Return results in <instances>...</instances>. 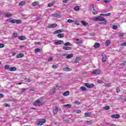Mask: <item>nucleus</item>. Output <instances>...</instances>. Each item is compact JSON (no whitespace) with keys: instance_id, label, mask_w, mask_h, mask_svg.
Here are the masks:
<instances>
[{"instance_id":"26","label":"nucleus","mask_w":126,"mask_h":126,"mask_svg":"<svg viewBox=\"0 0 126 126\" xmlns=\"http://www.w3.org/2000/svg\"><path fill=\"white\" fill-rule=\"evenodd\" d=\"M81 23L83 25V26H87L88 25V23L84 21H81Z\"/></svg>"},{"instance_id":"38","label":"nucleus","mask_w":126,"mask_h":126,"mask_svg":"<svg viewBox=\"0 0 126 126\" xmlns=\"http://www.w3.org/2000/svg\"><path fill=\"white\" fill-rule=\"evenodd\" d=\"M34 52L35 53H39L41 52V49H40L39 48H36L35 49Z\"/></svg>"},{"instance_id":"40","label":"nucleus","mask_w":126,"mask_h":126,"mask_svg":"<svg viewBox=\"0 0 126 126\" xmlns=\"http://www.w3.org/2000/svg\"><path fill=\"white\" fill-rule=\"evenodd\" d=\"M52 6H54V2H51L48 4L49 7H52Z\"/></svg>"},{"instance_id":"29","label":"nucleus","mask_w":126,"mask_h":126,"mask_svg":"<svg viewBox=\"0 0 126 126\" xmlns=\"http://www.w3.org/2000/svg\"><path fill=\"white\" fill-rule=\"evenodd\" d=\"M73 9L74 10H75V11H78L79 10H80V8H79V6H76L74 7Z\"/></svg>"},{"instance_id":"56","label":"nucleus","mask_w":126,"mask_h":126,"mask_svg":"<svg viewBox=\"0 0 126 126\" xmlns=\"http://www.w3.org/2000/svg\"><path fill=\"white\" fill-rule=\"evenodd\" d=\"M74 104H76L77 105H79V104H81V102H79V101H75V102H74Z\"/></svg>"},{"instance_id":"23","label":"nucleus","mask_w":126,"mask_h":126,"mask_svg":"<svg viewBox=\"0 0 126 126\" xmlns=\"http://www.w3.org/2000/svg\"><path fill=\"white\" fill-rule=\"evenodd\" d=\"M59 111V109L58 107H56L54 109H53V113L55 115H57L58 114V111Z\"/></svg>"},{"instance_id":"20","label":"nucleus","mask_w":126,"mask_h":126,"mask_svg":"<svg viewBox=\"0 0 126 126\" xmlns=\"http://www.w3.org/2000/svg\"><path fill=\"white\" fill-rule=\"evenodd\" d=\"M75 40L77 41L76 43L78 44H82V43H83V41L81 40L78 38H76Z\"/></svg>"},{"instance_id":"13","label":"nucleus","mask_w":126,"mask_h":126,"mask_svg":"<svg viewBox=\"0 0 126 126\" xmlns=\"http://www.w3.org/2000/svg\"><path fill=\"white\" fill-rule=\"evenodd\" d=\"M58 26V25L57 24H50L48 25V28H55Z\"/></svg>"},{"instance_id":"64","label":"nucleus","mask_w":126,"mask_h":126,"mask_svg":"<svg viewBox=\"0 0 126 126\" xmlns=\"http://www.w3.org/2000/svg\"><path fill=\"white\" fill-rule=\"evenodd\" d=\"M75 24H76V25H79V23H78V22L77 21H75Z\"/></svg>"},{"instance_id":"41","label":"nucleus","mask_w":126,"mask_h":126,"mask_svg":"<svg viewBox=\"0 0 126 126\" xmlns=\"http://www.w3.org/2000/svg\"><path fill=\"white\" fill-rule=\"evenodd\" d=\"M104 109H105L106 111H108V110H110V106H106L104 107Z\"/></svg>"},{"instance_id":"57","label":"nucleus","mask_w":126,"mask_h":126,"mask_svg":"<svg viewBox=\"0 0 126 126\" xmlns=\"http://www.w3.org/2000/svg\"><path fill=\"white\" fill-rule=\"evenodd\" d=\"M119 37H120V38H122V37H124V33L119 34Z\"/></svg>"},{"instance_id":"36","label":"nucleus","mask_w":126,"mask_h":126,"mask_svg":"<svg viewBox=\"0 0 126 126\" xmlns=\"http://www.w3.org/2000/svg\"><path fill=\"white\" fill-rule=\"evenodd\" d=\"M81 90L82 91H87V89H86L85 87H81Z\"/></svg>"},{"instance_id":"49","label":"nucleus","mask_w":126,"mask_h":126,"mask_svg":"<svg viewBox=\"0 0 126 126\" xmlns=\"http://www.w3.org/2000/svg\"><path fill=\"white\" fill-rule=\"evenodd\" d=\"M68 1H69V0H63V3H67V2H68Z\"/></svg>"},{"instance_id":"60","label":"nucleus","mask_w":126,"mask_h":126,"mask_svg":"<svg viewBox=\"0 0 126 126\" xmlns=\"http://www.w3.org/2000/svg\"><path fill=\"white\" fill-rule=\"evenodd\" d=\"M80 113H81V110H78L76 111V113H77V114H80Z\"/></svg>"},{"instance_id":"31","label":"nucleus","mask_w":126,"mask_h":126,"mask_svg":"<svg viewBox=\"0 0 126 126\" xmlns=\"http://www.w3.org/2000/svg\"><path fill=\"white\" fill-rule=\"evenodd\" d=\"M64 46H72V44L71 43H70V42H65L64 43H63Z\"/></svg>"},{"instance_id":"28","label":"nucleus","mask_w":126,"mask_h":126,"mask_svg":"<svg viewBox=\"0 0 126 126\" xmlns=\"http://www.w3.org/2000/svg\"><path fill=\"white\" fill-rule=\"evenodd\" d=\"M92 114L91 112H85V117H90L91 116Z\"/></svg>"},{"instance_id":"53","label":"nucleus","mask_w":126,"mask_h":126,"mask_svg":"<svg viewBox=\"0 0 126 126\" xmlns=\"http://www.w3.org/2000/svg\"><path fill=\"white\" fill-rule=\"evenodd\" d=\"M4 105L5 107H10V104H8V103H5V104H4Z\"/></svg>"},{"instance_id":"1","label":"nucleus","mask_w":126,"mask_h":126,"mask_svg":"<svg viewBox=\"0 0 126 126\" xmlns=\"http://www.w3.org/2000/svg\"><path fill=\"white\" fill-rule=\"evenodd\" d=\"M93 20H94V21H103L101 22L100 24H103L104 25H106V24H107V22H108V21L106 20L105 18L101 16L94 17L93 18Z\"/></svg>"},{"instance_id":"17","label":"nucleus","mask_w":126,"mask_h":126,"mask_svg":"<svg viewBox=\"0 0 126 126\" xmlns=\"http://www.w3.org/2000/svg\"><path fill=\"white\" fill-rule=\"evenodd\" d=\"M18 39L19 40H20L21 41H24V40H26V37L23 36V35H21L18 36Z\"/></svg>"},{"instance_id":"34","label":"nucleus","mask_w":126,"mask_h":126,"mask_svg":"<svg viewBox=\"0 0 126 126\" xmlns=\"http://www.w3.org/2000/svg\"><path fill=\"white\" fill-rule=\"evenodd\" d=\"M65 108H71V104H67L63 105Z\"/></svg>"},{"instance_id":"63","label":"nucleus","mask_w":126,"mask_h":126,"mask_svg":"<svg viewBox=\"0 0 126 126\" xmlns=\"http://www.w3.org/2000/svg\"><path fill=\"white\" fill-rule=\"evenodd\" d=\"M25 90H26V89L23 88V89H22L21 92H24V91H25Z\"/></svg>"},{"instance_id":"37","label":"nucleus","mask_w":126,"mask_h":126,"mask_svg":"<svg viewBox=\"0 0 126 126\" xmlns=\"http://www.w3.org/2000/svg\"><path fill=\"white\" fill-rule=\"evenodd\" d=\"M112 28L113 30H117V29H118V26L114 25L113 26Z\"/></svg>"},{"instance_id":"46","label":"nucleus","mask_w":126,"mask_h":126,"mask_svg":"<svg viewBox=\"0 0 126 126\" xmlns=\"http://www.w3.org/2000/svg\"><path fill=\"white\" fill-rule=\"evenodd\" d=\"M121 46L122 47H125L126 46V42L122 43L121 44Z\"/></svg>"},{"instance_id":"48","label":"nucleus","mask_w":126,"mask_h":126,"mask_svg":"<svg viewBox=\"0 0 126 126\" xmlns=\"http://www.w3.org/2000/svg\"><path fill=\"white\" fill-rule=\"evenodd\" d=\"M111 0H103L104 2H105V3H107L108 2H110Z\"/></svg>"},{"instance_id":"62","label":"nucleus","mask_w":126,"mask_h":126,"mask_svg":"<svg viewBox=\"0 0 126 126\" xmlns=\"http://www.w3.org/2000/svg\"><path fill=\"white\" fill-rule=\"evenodd\" d=\"M111 15V13H108L105 14V16H110Z\"/></svg>"},{"instance_id":"50","label":"nucleus","mask_w":126,"mask_h":126,"mask_svg":"<svg viewBox=\"0 0 126 126\" xmlns=\"http://www.w3.org/2000/svg\"><path fill=\"white\" fill-rule=\"evenodd\" d=\"M67 55V54H63L60 55V58H63V57H66Z\"/></svg>"},{"instance_id":"52","label":"nucleus","mask_w":126,"mask_h":126,"mask_svg":"<svg viewBox=\"0 0 126 126\" xmlns=\"http://www.w3.org/2000/svg\"><path fill=\"white\" fill-rule=\"evenodd\" d=\"M54 59V58L53 57H50L49 58H48V62H52V61H53V60Z\"/></svg>"},{"instance_id":"43","label":"nucleus","mask_w":126,"mask_h":126,"mask_svg":"<svg viewBox=\"0 0 126 126\" xmlns=\"http://www.w3.org/2000/svg\"><path fill=\"white\" fill-rule=\"evenodd\" d=\"M67 22L68 23H73V22H74V21L71 20V19H68L67 20Z\"/></svg>"},{"instance_id":"6","label":"nucleus","mask_w":126,"mask_h":126,"mask_svg":"<svg viewBox=\"0 0 126 126\" xmlns=\"http://www.w3.org/2000/svg\"><path fill=\"white\" fill-rule=\"evenodd\" d=\"M85 86H86V87L87 88H89V89H91V88H93V87H94V84H89V83H86L84 84Z\"/></svg>"},{"instance_id":"24","label":"nucleus","mask_w":126,"mask_h":126,"mask_svg":"<svg viewBox=\"0 0 126 126\" xmlns=\"http://www.w3.org/2000/svg\"><path fill=\"white\" fill-rule=\"evenodd\" d=\"M9 70L10 71H16V67H11L9 68Z\"/></svg>"},{"instance_id":"10","label":"nucleus","mask_w":126,"mask_h":126,"mask_svg":"<svg viewBox=\"0 0 126 126\" xmlns=\"http://www.w3.org/2000/svg\"><path fill=\"white\" fill-rule=\"evenodd\" d=\"M120 116L119 114H115L111 116V118L112 119H120Z\"/></svg>"},{"instance_id":"32","label":"nucleus","mask_w":126,"mask_h":126,"mask_svg":"<svg viewBox=\"0 0 126 126\" xmlns=\"http://www.w3.org/2000/svg\"><path fill=\"white\" fill-rule=\"evenodd\" d=\"M69 95V92L66 91L63 93V96H68Z\"/></svg>"},{"instance_id":"4","label":"nucleus","mask_w":126,"mask_h":126,"mask_svg":"<svg viewBox=\"0 0 126 126\" xmlns=\"http://www.w3.org/2000/svg\"><path fill=\"white\" fill-rule=\"evenodd\" d=\"M59 89H60V86H57L56 88L51 90L50 91V92H49V94H50V95H54V94H55V93H56V92L57 90H59Z\"/></svg>"},{"instance_id":"11","label":"nucleus","mask_w":126,"mask_h":126,"mask_svg":"<svg viewBox=\"0 0 126 126\" xmlns=\"http://www.w3.org/2000/svg\"><path fill=\"white\" fill-rule=\"evenodd\" d=\"M55 45H63V40H58L57 41L55 42Z\"/></svg>"},{"instance_id":"2","label":"nucleus","mask_w":126,"mask_h":126,"mask_svg":"<svg viewBox=\"0 0 126 126\" xmlns=\"http://www.w3.org/2000/svg\"><path fill=\"white\" fill-rule=\"evenodd\" d=\"M7 22H9L10 23H11L12 24H14V23H16V24H20L22 21L20 20H16V19H12V18L8 19L6 20Z\"/></svg>"},{"instance_id":"61","label":"nucleus","mask_w":126,"mask_h":126,"mask_svg":"<svg viewBox=\"0 0 126 126\" xmlns=\"http://www.w3.org/2000/svg\"><path fill=\"white\" fill-rule=\"evenodd\" d=\"M126 61H124L123 62L122 65H126Z\"/></svg>"},{"instance_id":"14","label":"nucleus","mask_w":126,"mask_h":126,"mask_svg":"<svg viewBox=\"0 0 126 126\" xmlns=\"http://www.w3.org/2000/svg\"><path fill=\"white\" fill-rule=\"evenodd\" d=\"M46 123V120L45 119H43L42 121H39V123H37V126H42L43 124Z\"/></svg>"},{"instance_id":"42","label":"nucleus","mask_w":126,"mask_h":126,"mask_svg":"<svg viewBox=\"0 0 126 126\" xmlns=\"http://www.w3.org/2000/svg\"><path fill=\"white\" fill-rule=\"evenodd\" d=\"M120 99L121 100H123V101H126V97H124V96H120Z\"/></svg>"},{"instance_id":"51","label":"nucleus","mask_w":126,"mask_h":126,"mask_svg":"<svg viewBox=\"0 0 126 126\" xmlns=\"http://www.w3.org/2000/svg\"><path fill=\"white\" fill-rule=\"evenodd\" d=\"M4 48V44L3 43H0V48Z\"/></svg>"},{"instance_id":"5","label":"nucleus","mask_w":126,"mask_h":126,"mask_svg":"<svg viewBox=\"0 0 126 126\" xmlns=\"http://www.w3.org/2000/svg\"><path fill=\"white\" fill-rule=\"evenodd\" d=\"M44 104V102H41L40 100L38 99L36 100L34 103L33 105L34 106H42Z\"/></svg>"},{"instance_id":"44","label":"nucleus","mask_w":126,"mask_h":126,"mask_svg":"<svg viewBox=\"0 0 126 126\" xmlns=\"http://www.w3.org/2000/svg\"><path fill=\"white\" fill-rule=\"evenodd\" d=\"M14 38H17V37H18V34H17V32H16V33H14L13 34Z\"/></svg>"},{"instance_id":"47","label":"nucleus","mask_w":126,"mask_h":126,"mask_svg":"<svg viewBox=\"0 0 126 126\" xmlns=\"http://www.w3.org/2000/svg\"><path fill=\"white\" fill-rule=\"evenodd\" d=\"M106 125H107V126H116V125L113 124L112 123H106Z\"/></svg>"},{"instance_id":"22","label":"nucleus","mask_w":126,"mask_h":126,"mask_svg":"<svg viewBox=\"0 0 126 126\" xmlns=\"http://www.w3.org/2000/svg\"><path fill=\"white\" fill-rule=\"evenodd\" d=\"M100 43H98V42H96L94 43V48H96V49L99 48V47H100Z\"/></svg>"},{"instance_id":"18","label":"nucleus","mask_w":126,"mask_h":126,"mask_svg":"<svg viewBox=\"0 0 126 126\" xmlns=\"http://www.w3.org/2000/svg\"><path fill=\"white\" fill-rule=\"evenodd\" d=\"M63 70L64 71H71V70H72V69L71 68H69V67H65L64 68H63Z\"/></svg>"},{"instance_id":"19","label":"nucleus","mask_w":126,"mask_h":126,"mask_svg":"<svg viewBox=\"0 0 126 126\" xmlns=\"http://www.w3.org/2000/svg\"><path fill=\"white\" fill-rule=\"evenodd\" d=\"M57 37L60 38H63V37H64V33H58Z\"/></svg>"},{"instance_id":"3","label":"nucleus","mask_w":126,"mask_h":126,"mask_svg":"<svg viewBox=\"0 0 126 126\" xmlns=\"http://www.w3.org/2000/svg\"><path fill=\"white\" fill-rule=\"evenodd\" d=\"M90 10L93 12V14L94 15H96L98 13V11L95 9V8L94 7V4H92L90 6Z\"/></svg>"},{"instance_id":"16","label":"nucleus","mask_w":126,"mask_h":126,"mask_svg":"<svg viewBox=\"0 0 126 126\" xmlns=\"http://www.w3.org/2000/svg\"><path fill=\"white\" fill-rule=\"evenodd\" d=\"M63 50H64L65 51H70V50H72L71 47L69 46H63Z\"/></svg>"},{"instance_id":"8","label":"nucleus","mask_w":126,"mask_h":126,"mask_svg":"<svg viewBox=\"0 0 126 126\" xmlns=\"http://www.w3.org/2000/svg\"><path fill=\"white\" fill-rule=\"evenodd\" d=\"M81 60H82V57H76L75 61L73 62V63H78V62H79V61H81Z\"/></svg>"},{"instance_id":"59","label":"nucleus","mask_w":126,"mask_h":126,"mask_svg":"<svg viewBox=\"0 0 126 126\" xmlns=\"http://www.w3.org/2000/svg\"><path fill=\"white\" fill-rule=\"evenodd\" d=\"M4 97V95L2 94H0V98H3Z\"/></svg>"},{"instance_id":"58","label":"nucleus","mask_w":126,"mask_h":126,"mask_svg":"<svg viewBox=\"0 0 126 126\" xmlns=\"http://www.w3.org/2000/svg\"><path fill=\"white\" fill-rule=\"evenodd\" d=\"M102 82H103V81L101 80H97V83L100 84V83H102Z\"/></svg>"},{"instance_id":"33","label":"nucleus","mask_w":126,"mask_h":126,"mask_svg":"<svg viewBox=\"0 0 126 126\" xmlns=\"http://www.w3.org/2000/svg\"><path fill=\"white\" fill-rule=\"evenodd\" d=\"M26 4V2L25 1H21V2H19V5H24Z\"/></svg>"},{"instance_id":"30","label":"nucleus","mask_w":126,"mask_h":126,"mask_svg":"<svg viewBox=\"0 0 126 126\" xmlns=\"http://www.w3.org/2000/svg\"><path fill=\"white\" fill-rule=\"evenodd\" d=\"M32 5L33 6H36V5H39V2L38 1H34L32 3Z\"/></svg>"},{"instance_id":"12","label":"nucleus","mask_w":126,"mask_h":126,"mask_svg":"<svg viewBox=\"0 0 126 126\" xmlns=\"http://www.w3.org/2000/svg\"><path fill=\"white\" fill-rule=\"evenodd\" d=\"M92 74H100V70H94L92 72Z\"/></svg>"},{"instance_id":"54","label":"nucleus","mask_w":126,"mask_h":126,"mask_svg":"<svg viewBox=\"0 0 126 126\" xmlns=\"http://www.w3.org/2000/svg\"><path fill=\"white\" fill-rule=\"evenodd\" d=\"M116 90L117 93H120V92L121 91V90H120V88L117 87Z\"/></svg>"},{"instance_id":"7","label":"nucleus","mask_w":126,"mask_h":126,"mask_svg":"<svg viewBox=\"0 0 126 126\" xmlns=\"http://www.w3.org/2000/svg\"><path fill=\"white\" fill-rule=\"evenodd\" d=\"M51 16L52 17H54L55 18H60L61 17H62L63 15H62V14H57V13H56V14H52L51 15Z\"/></svg>"},{"instance_id":"25","label":"nucleus","mask_w":126,"mask_h":126,"mask_svg":"<svg viewBox=\"0 0 126 126\" xmlns=\"http://www.w3.org/2000/svg\"><path fill=\"white\" fill-rule=\"evenodd\" d=\"M111 44V40H107L105 42V46L106 47H108V46Z\"/></svg>"},{"instance_id":"15","label":"nucleus","mask_w":126,"mask_h":126,"mask_svg":"<svg viewBox=\"0 0 126 126\" xmlns=\"http://www.w3.org/2000/svg\"><path fill=\"white\" fill-rule=\"evenodd\" d=\"M102 61L103 63H104V62H106V60H107V56H106L105 54H104V53H103L102 54Z\"/></svg>"},{"instance_id":"9","label":"nucleus","mask_w":126,"mask_h":126,"mask_svg":"<svg viewBox=\"0 0 126 126\" xmlns=\"http://www.w3.org/2000/svg\"><path fill=\"white\" fill-rule=\"evenodd\" d=\"M62 32H63V30L60 29L54 32L53 34H54V35H56V34H60V33H62Z\"/></svg>"},{"instance_id":"39","label":"nucleus","mask_w":126,"mask_h":126,"mask_svg":"<svg viewBox=\"0 0 126 126\" xmlns=\"http://www.w3.org/2000/svg\"><path fill=\"white\" fill-rule=\"evenodd\" d=\"M58 67H59V65H55V64H53L52 65V68L56 69V68H58Z\"/></svg>"},{"instance_id":"21","label":"nucleus","mask_w":126,"mask_h":126,"mask_svg":"<svg viewBox=\"0 0 126 126\" xmlns=\"http://www.w3.org/2000/svg\"><path fill=\"white\" fill-rule=\"evenodd\" d=\"M23 57H24V54L22 53H20L16 56V58L19 59L20 58H23Z\"/></svg>"},{"instance_id":"45","label":"nucleus","mask_w":126,"mask_h":126,"mask_svg":"<svg viewBox=\"0 0 126 126\" xmlns=\"http://www.w3.org/2000/svg\"><path fill=\"white\" fill-rule=\"evenodd\" d=\"M8 68H9V65H7V64H6V65H5V66H4V69H8Z\"/></svg>"},{"instance_id":"27","label":"nucleus","mask_w":126,"mask_h":126,"mask_svg":"<svg viewBox=\"0 0 126 126\" xmlns=\"http://www.w3.org/2000/svg\"><path fill=\"white\" fill-rule=\"evenodd\" d=\"M73 57V54H68L66 57V59H71Z\"/></svg>"},{"instance_id":"55","label":"nucleus","mask_w":126,"mask_h":126,"mask_svg":"<svg viewBox=\"0 0 126 126\" xmlns=\"http://www.w3.org/2000/svg\"><path fill=\"white\" fill-rule=\"evenodd\" d=\"M86 123H87V124H89V125H90V124H92L93 121H87Z\"/></svg>"},{"instance_id":"35","label":"nucleus","mask_w":126,"mask_h":126,"mask_svg":"<svg viewBox=\"0 0 126 126\" xmlns=\"http://www.w3.org/2000/svg\"><path fill=\"white\" fill-rule=\"evenodd\" d=\"M4 15H5V17L7 18L10 17V16H12V14H11L7 13L6 14H4Z\"/></svg>"}]
</instances>
